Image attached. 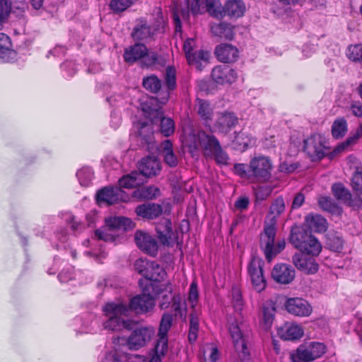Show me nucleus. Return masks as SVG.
I'll return each mask as SVG.
<instances>
[{"label":"nucleus","instance_id":"nucleus-1","mask_svg":"<svg viewBox=\"0 0 362 362\" xmlns=\"http://www.w3.org/2000/svg\"><path fill=\"white\" fill-rule=\"evenodd\" d=\"M180 140L192 156H199L202 152L206 157H213L218 164H227L228 156L222 150L218 139L211 133L194 127L191 122H187L182 126Z\"/></svg>","mask_w":362,"mask_h":362},{"label":"nucleus","instance_id":"nucleus-2","mask_svg":"<svg viewBox=\"0 0 362 362\" xmlns=\"http://www.w3.org/2000/svg\"><path fill=\"white\" fill-rule=\"evenodd\" d=\"M285 208L284 200L281 197L276 198L272 203L269 209V216H272V223L264 227V232L260 235V247L268 262H271L285 247L284 240L275 242V219L284 212Z\"/></svg>","mask_w":362,"mask_h":362},{"label":"nucleus","instance_id":"nucleus-3","mask_svg":"<svg viewBox=\"0 0 362 362\" xmlns=\"http://www.w3.org/2000/svg\"><path fill=\"white\" fill-rule=\"evenodd\" d=\"M138 121H134V126L138 130L139 135L148 144H151V136L153 134V126L157 125L160 133L165 136H170L175 132V126L173 119L163 115H155L153 118H149L147 115H140Z\"/></svg>","mask_w":362,"mask_h":362},{"label":"nucleus","instance_id":"nucleus-4","mask_svg":"<svg viewBox=\"0 0 362 362\" xmlns=\"http://www.w3.org/2000/svg\"><path fill=\"white\" fill-rule=\"evenodd\" d=\"M107 320L104 322L105 329L110 330H121L123 328L130 329L133 326V321L124 320L130 313V309L123 302L107 303L103 309Z\"/></svg>","mask_w":362,"mask_h":362},{"label":"nucleus","instance_id":"nucleus-5","mask_svg":"<svg viewBox=\"0 0 362 362\" xmlns=\"http://www.w3.org/2000/svg\"><path fill=\"white\" fill-rule=\"evenodd\" d=\"M291 243L303 253L313 256H317L322 250L321 244L317 238L300 228L292 229Z\"/></svg>","mask_w":362,"mask_h":362},{"label":"nucleus","instance_id":"nucleus-6","mask_svg":"<svg viewBox=\"0 0 362 362\" xmlns=\"http://www.w3.org/2000/svg\"><path fill=\"white\" fill-rule=\"evenodd\" d=\"M229 331L233 340L236 351L242 362H252L247 346L248 330L247 325L243 322H233L230 325Z\"/></svg>","mask_w":362,"mask_h":362},{"label":"nucleus","instance_id":"nucleus-7","mask_svg":"<svg viewBox=\"0 0 362 362\" xmlns=\"http://www.w3.org/2000/svg\"><path fill=\"white\" fill-rule=\"evenodd\" d=\"M105 228L95 230V235L106 242L114 241L118 235L117 230H126L132 227L131 219L122 216L110 217L105 220Z\"/></svg>","mask_w":362,"mask_h":362},{"label":"nucleus","instance_id":"nucleus-8","mask_svg":"<svg viewBox=\"0 0 362 362\" xmlns=\"http://www.w3.org/2000/svg\"><path fill=\"white\" fill-rule=\"evenodd\" d=\"M325 351L324 344L311 342L300 345L296 351L291 354L290 357L293 362H310L321 357Z\"/></svg>","mask_w":362,"mask_h":362},{"label":"nucleus","instance_id":"nucleus-9","mask_svg":"<svg viewBox=\"0 0 362 362\" xmlns=\"http://www.w3.org/2000/svg\"><path fill=\"white\" fill-rule=\"evenodd\" d=\"M303 150L313 160H321L326 154L325 138L318 134L304 140Z\"/></svg>","mask_w":362,"mask_h":362},{"label":"nucleus","instance_id":"nucleus-10","mask_svg":"<svg viewBox=\"0 0 362 362\" xmlns=\"http://www.w3.org/2000/svg\"><path fill=\"white\" fill-rule=\"evenodd\" d=\"M250 169L257 180L266 182L271 177L272 164L268 157H255L250 163Z\"/></svg>","mask_w":362,"mask_h":362},{"label":"nucleus","instance_id":"nucleus-11","mask_svg":"<svg viewBox=\"0 0 362 362\" xmlns=\"http://www.w3.org/2000/svg\"><path fill=\"white\" fill-rule=\"evenodd\" d=\"M128 195L118 187H105L97 194V201L100 204L112 205L120 202H127Z\"/></svg>","mask_w":362,"mask_h":362},{"label":"nucleus","instance_id":"nucleus-12","mask_svg":"<svg viewBox=\"0 0 362 362\" xmlns=\"http://www.w3.org/2000/svg\"><path fill=\"white\" fill-rule=\"evenodd\" d=\"M263 262L261 259L253 257L248 265V274L254 288L260 292L266 287V280L262 271Z\"/></svg>","mask_w":362,"mask_h":362},{"label":"nucleus","instance_id":"nucleus-13","mask_svg":"<svg viewBox=\"0 0 362 362\" xmlns=\"http://www.w3.org/2000/svg\"><path fill=\"white\" fill-rule=\"evenodd\" d=\"M136 246L144 252L155 257L158 252V243L154 237L144 230H136L134 234Z\"/></svg>","mask_w":362,"mask_h":362},{"label":"nucleus","instance_id":"nucleus-14","mask_svg":"<svg viewBox=\"0 0 362 362\" xmlns=\"http://www.w3.org/2000/svg\"><path fill=\"white\" fill-rule=\"evenodd\" d=\"M212 80L219 85L231 84L238 77L237 72L226 65H219L214 67L211 71Z\"/></svg>","mask_w":362,"mask_h":362},{"label":"nucleus","instance_id":"nucleus-15","mask_svg":"<svg viewBox=\"0 0 362 362\" xmlns=\"http://www.w3.org/2000/svg\"><path fill=\"white\" fill-rule=\"evenodd\" d=\"M155 306V300L149 294L138 295L132 298L127 305L131 311H134L136 313H146L153 310Z\"/></svg>","mask_w":362,"mask_h":362},{"label":"nucleus","instance_id":"nucleus-16","mask_svg":"<svg viewBox=\"0 0 362 362\" xmlns=\"http://www.w3.org/2000/svg\"><path fill=\"white\" fill-rule=\"evenodd\" d=\"M153 334L154 331L152 328L141 327L135 329L127 341L129 349H138L145 346Z\"/></svg>","mask_w":362,"mask_h":362},{"label":"nucleus","instance_id":"nucleus-17","mask_svg":"<svg viewBox=\"0 0 362 362\" xmlns=\"http://www.w3.org/2000/svg\"><path fill=\"white\" fill-rule=\"evenodd\" d=\"M285 306L289 313L299 317H308L313 311L308 302L300 298L288 299Z\"/></svg>","mask_w":362,"mask_h":362},{"label":"nucleus","instance_id":"nucleus-18","mask_svg":"<svg viewBox=\"0 0 362 362\" xmlns=\"http://www.w3.org/2000/svg\"><path fill=\"white\" fill-rule=\"evenodd\" d=\"M293 263L302 272L313 274L318 271V264L313 257H309L305 253H296L293 257Z\"/></svg>","mask_w":362,"mask_h":362},{"label":"nucleus","instance_id":"nucleus-19","mask_svg":"<svg viewBox=\"0 0 362 362\" xmlns=\"http://www.w3.org/2000/svg\"><path fill=\"white\" fill-rule=\"evenodd\" d=\"M295 275L296 272L293 267L284 263L276 264L272 271L274 280L282 284L291 283L294 279Z\"/></svg>","mask_w":362,"mask_h":362},{"label":"nucleus","instance_id":"nucleus-20","mask_svg":"<svg viewBox=\"0 0 362 362\" xmlns=\"http://www.w3.org/2000/svg\"><path fill=\"white\" fill-rule=\"evenodd\" d=\"M166 290L168 291V294H165L163 296V300L160 303V308L161 309L167 308L170 305V301L173 300L172 308L175 312V315H180L181 317H185L186 314V305L185 303L182 302L181 298L179 296H172V287L170 285L166 288Z\"/></svg>","mask_w":362,"mask_h":362},{"label":"nucleus","instance_id":"nucleus-21","mask_svg":"<svg viewBox=\"0 0 362 362\" xmlns=\"http://www.w3.org/2000/svg\"><path fill=\"white\" fill-rule=\"evenodd\" d=\"M139 169L141 174L151 177L157 175L160 172L161 164L156 157L146 156L141 160Z\"/></svg>","mask_w":362,"mask_h":362},{"label":"nucleus","instance_id":"nucleus-22","mask_svg":"<svg viewBox=\"0 0 362 362\" xmlns=\"http://www.w3.org/2000/svg\"><path fill=\"white\" fill-rule=\"evenodd\" d=\"M278 334L284 340H296L303 336L304 331L303 327L296 323L286 322L279 328Z\"/></svg>","mask_w":362,"mask_h":362},{"label":"nucleus","instance_id":"nucleus-23","mask_svg":"<svg viewBox=\"0 0 362 362\" xmlns=\"http://www.w3.org/2000/svg\"><path fill=\"white\" fill-rule=\"evenodd\" d=\"M215 54L217 59L223 63H231L238 57V49L230 44H221L216 47Z\"/></svg>","mask_w":362,"mask_h":362},{"label":"nucleus","instance_id":"nucleus-24","mask_svg":"<svg viewBox=\"0 0 362 362\" xmlns=\"http://www.w3.org/2000/svg\"><path fill=\"white\" fill-rule=\"evenodd\" d=\"M156 229L158 238L163 245L169 246L173 243V233L170 220L163 219L157 224Z\"/></svg>","mask_w":362,"mask_h":362},{"label":"nucleus","instance_id":"nucleus-25","mask_svg":"<svg viewBox=\"0 0 362 362\" xmlns=\"http://www.w3.org/2000/svg\"><path fill=\"white\" fill-rule=\"evenodd\" d=\"M304 225L311 232H324L327 227V223L325 218L321 215L309 214L305 217Z\"/></svg>","mask_w":362,"mask_h":362},{"label":"nucleus","instance_id":"nucleus-26","mask_svg":"<svg viewBox=\"0 0 362 362\" xmlns=\"http://www.w3.org/2000/svg\"><path fill=\"white\" fill-rule=\"evenodd\" d=\"M154 33L153 28L147 24L145 20L140 19L137 21L132 36L134 40L137 41L147 40L153 36Z\"/></svg>","mask_w":362,"mask_h":362},{"label":"nucleus","instance_id":"nucleus-27","mask_svg":"<svg viewBox=\"0 0 362 362\" xmlns=\"http://www.w3.org/2000/svg\"><path fill=\"white\" fill-rule=\"evenodd\" d=\"M137 216L147 219H153L162 214L160 205L154 203H146L138 206L135 210Z\"/></svg>","mask_w":362,"mask_h":362},{"label":"nucleus","instance_id":"nucleus-28","mask_svg":"<svg viewBox=\"0 0 362 362\" xmlns=\"http://www.w3.org/2000/svg\"><path fill=\"white\" fill-rule=\"evenodd\" d=\"M210 56L209 52L199 49L187 56L186 59L189 65L194 66L199 71H202L209 63Z\"/></svg>","mask_w":362,"mask_h":362},{"label":"nucleus","instance_id":"nucleus-29","mask_svg":"<svg viewBox=\"0 0 362 362\" xmlns=\"http://www.w3.org/2000/svg\"><path fill=\"white\" fill-rule=\"evenodd\" d=\"M245 5L241 0H228L223 7V16L239 18L243 16L245 11Z\"/></svg>","mask_w":362,"mask_h":362},{"label":"nucleus","instance_id":"nucleus-30","mask_svg":"<svg viewBox=\"0 0 362 362\" xmlns=\"http://www.w3.org/2000/svg\"><path fill=\"white\" fill-rule=\"evenodd\" d=\"M147 54V48L144 44L137 43L133 46L127 48L124 53V60L129 63H133Z\"/></svg>","mask_w":362,"mask_h":362},{"label":"nucleus","instance_id":"nucleus-31","mask_svg":"<svg viewBox=\"0 0 362 362\" xmlns=\"http://www.w3.org/2000/svg\"><path fill=\"white\" fill-rule=\"evenodd\" d=\"M238 122L235 115H219L215 124V128L222 133H227Z\"/></svg>","mask_w":362,"mask_h":362},{"label":"nucleus","instance_id":"nucleus-32","mask_svg":"<svg viewBox=\"0 0 362 362\" xmlns=\"http://www.w3.org/2000/svg\"><path fill=\"white\" fill-rule=\"evenodd\" d=\"M197 4L205 6L207 12L213 17L216 18L223 17V8L219 0H197Z\"/></svg>","mask_w":362,"mask_h":362},{"label":"nucleus","instance_id":"nucleus-33","mask_svg":"<svg viewBox=\"0 0 362 362\" xmlns=\"http://www.w3.org/2000/svg\"><path fill=\"white\" fill-rule=\"evenodd\" d=\"M165 83L168 88V90L163 93V96L160 98V102L162 104L165 103L170 96V91L176 88V71L173 66H168L165 74Z\"/></svg>","mask_w":362,"mask_h":362},{"label":"nucleus","instance_id":"nucleus-34","mask_svg":"<svg viewBox=\"0 0 362 362\" xmlns=\"http://www.w3.org/2000/svg\"><path fill=\"white\" fill-rule=\"evenodd\" d=\"M211 30L214 35L226 40H232L234 36L233 27L226 23L214 24L211 27Z\"/></svg>","mask_w":362,"mask_h":362},{"label":"nucleus","instance_id":"nucleus-35","mask_svg":"<svg viewBox=\"0 0 362 362\" xmlns=\"http://www.w3.org/2000/svg\"><path fill=\"white\" fill-rule=\"evenodd\" d=\"M160 151L166 164L170 167H174L177 165V159L173 153V144L169 140H165L160 144Z\"/></svg>","mask_w":362,"mask_h":362},{"label":"nucleus","instance_id":"nucleus-36","mask_svg":"<svg viewBox=\"0 0 362 362\" xmlns=\"http://www.w3.org/2000/svg\"><path fill=\"white\" fill-rule=\"evenodd\" d=\"M143 180L140 173L133 172L131 174L123 176L119 180V186L124 188H134L142 184Z\"/></svg>","mask_w":362,"mask_h":362},{"label":"nucleus","instance_id":"nucleus-37","mask_svg":"<svg viewBox=\"0 0 362 362\" xmlns=\"http://www.w3.org/2000/svg\"><path fill=\"white\" fill-rule=\"evenodd\" d=\"M149 266L148 274H146V279L153 281H160L166 275L165 270L158 264L151 262Z\"/></svg>","mask_w":362,"mask_h":362},{"label":"nucleus","instance_id":"nucleus-38","mask_svg":"<svg viewBox=\"0 0 362 362\" xmlns=\"http://www.w3.org/2000/svg\"><path fill=\"white\" fill-rule=\"evenodd\" d=\"M262 311V323L266 329H269L271 327L274 318V305L272 302L265 303L263 306Z\"/></svg>","mask_w":362,"mask_h":362},{"label":"nucleus","instance_id":"nucleus-39","mask_svg":"<svg viewBox=\"0 0 362 362\" xmlns=\"http://www.w3.org/2000/svg\"><path fill=\"white\" fill-rule=\"evenodd\" d=\"M334 196L343 202L351 204V194L349 191L341 184H334L332 187Z\"/></svg>","mask_w":362,"mask_h":362},{"label":"nucleus","instance_id":"nucleus-40","mask_svg":"<svg viewBox=\"0 0 362 362\" xmlns=\"http://www.w3.org/2000/svg\"><path fill=\"white\" fill-rule=\"evenodd\" d=\"M346 55L354 62L362 63V44L350 45L346 49Z\"/></svg>","mask_w":362,"mask_h":362},{"label":"nucleus","instance_id":"nucleus-41","mask_svg":"<svg viewBox=\"0 0 362 362\" xmlns=\"http://www.w3.org/2000/svg\"><path fill=\"white\" fill-rule=\"evenodd\" d=\"M143 86L151 93H157L161 88V81L155 75H151L143 79Z\"/></svg>","mask_w":362,"mask_h":362},{"label":"nucleus","instance_id":"nucleus-42","mask_svg":"<svg viewBox=\"0 0 362 362\" xmlns=\"http://www.w3.org/2000/svg\"><path fill=\"white\" fill-rule=\"evenodd\" d=\"M347 131L346 122L340 118L337 119L332 124V134L334 138H339L343 136Z\"/></svg>","mask_w":362,"mask_h":362},{"label":"nucleus","instance_id":"nucleus-43","mask_svg":"<svg viewBox=\"0 0 362 362\" xmlns=\"http://www.w3.org/2000/svg\"><path fill=\"white\" fill-rule=\"evenodd\" d=\"M252 139L245 133L241 132L238 133L233 140L235 147L240 151H245L251 144Z\"/></svg>","mask_w":362,"mask_h":362},{"label":"nucleus","instance_id":"nucleus-44","mask_svg":"<svg viewBox=\"0 0 362 362\" xmlns=\"http://www.w3.org/2000/svg\"><path fill=\"white\" fill-rule=\"evenodd\" d=\"M76 175L81 185L86 187L92 180L93 173L90 168L84 167L77 172Z\"/></svg>","mask_w":362,"mask_h":362},{"label":"nucleus","instance_id":"nucleus-45","mask_svg":"<svg viewBox=\"0 0 362 362\" xmlns=\"http://www.w3.org/2000/svg\"><path fill=\"white\" fill-rule=\"evenodd\" d=\"M361 136H362V124L353 136L348 138L344 142L335 147L333 151V153L337 154L344 151L348 146L354 144Z\"/></svg>","mask_w":362,"mask_h":362},{"label":"nucleus","instance_id":"nucleus-46","mask_svg":"<svg viewBox=\"0 0 362 362\" xmlns=\"http://www.w3.org/2000/svg\"><path fill=\"white\" fill-rule=\"evenodd\" d=\"M172 315L168 313H164L161 318L158 334L167 336L168 332L172 326Z\"/></svg>","mask_w":362,"mask_h":362},{"label":"nucleus","instance_id":"nucleus-47","mask_svg":"<svg viewBox=\"0 0 362 362\" xmlns=\"http://www.w3.org/2000/svg\"><path fill=\"white\" fill-rule=\"evenodd\" d=\"M232 303L234 309L239 312L243 310V301L242 293L239 288L233 287L231 291Z\"/></svg>","mask_w":362,"mask_h":362},{"label":"nucleus","instance_id":"nucleus-48","mask_svg":"<svg viewBox=\"0 0 362 362\" xmlns=\"http://www.w3.org/2000/svg\"><path fill=\"white\" fill-rule=\"evenodd\" d=\"M132 4V0H111L110 7L115 13H119L125 11Z\"/></svg>","mask_w":362,"mask_h":362},{"label":"nucleus","instance_id":"nucleus-49","mask_svg":"<svg viewBox=\"0 0 362 362\" xmlns=\"http://www.w3.org/2000/svg\"><path fill=\"white\" fill-rule=\"evenodd\" d=\"M168 351V337L165 335L158 334L155 346V353L164 356Z\"/></svg>","mask_w":362,"mask_h":362},{"label":"nucleus","instance_id":"nucleus-50","mask_svg":"<svg viewBox=\"0 0 362 362\" xmlns=\"http://www.w3.org/2000/svg\"><path fill=\"white\" fill-rule=\"evenodd\" d=\"M198 300L199 291L197 288V284L195 281H193L190 285L189 291L188 294V301L193 310H197L195 307L197 305Z\"/></svg>","mask_w":362,"mask_h":362},{"label":"nucleus","instance_id":"nucleus-51","mask_svg":"<svg viewBox=\"0 0 362 362\" xmlns=\"http://www.w3.org/2000/svg\"><path fill=\"white\" fill-rule=\"evenodd\" d=\"M317 202L320 208L325 211L333 212L337 208V205L329 197L320 196L318 198Z\"/></svg>","mask_w":362,"mask_h":362},{"label":"nucleus","instance_id":"nucleus-52","mask_svg":"<svg viewBox=\"0 0 362 362\" xmlns=\"http://www.w3.org/2000/svg\"><path fill=\"white\" fill-rule=\"evenodd\" d=\"M206 354H209V358L211 362H216L218 358V349L212 344H206L203 348V357L204 362H206Z\"/></svg>","mask_w":362,"mask_h":362},{"label":"nucleus","instance_id":"nucleus-53","mask_svg":"<svg viewBox=\"0 0 362 362\" xmlns=\"http://www.w3.org/2000/svg\"><path fill=\"white\" fill-rule=\"evenodd\" d=\"M353 189L358 193H362V170H357L351 180Z\"/></svg>","mask_w":362,"mask_h":362},{"label":"nucleus","instance_id":"nucleus-54","mask_svg":"<svg viewBox=\"0 0 362 362\" xmlns=\"http://www.w3.org/2000/svg\"><path fill=\"white\" fill-rule=\"evenodd\" d=\"M149 264H151V262L145 259H139L134 263V268L146 278V274H148V270H149Z\"/></svg>","mask_w":362,"mask_h":362},{"label":"nucleus","instance_id":"nucleus-55","mask_svg":"<svg viewBox=\"0 0 362 362\" xmlns=\"http://www.w3.org/2000/svg\"><path fill=\"white\" fill-rule=\"evenodd\" d=\"M158 99L157 98H151L146 101V108L144 107L143 111L145 113H160V107L158 106Z\"/></svg>","mask_w":362,"mask_h":362},{"label":"nucleus","instance_id":"nucleus-56","mask_svg":"<svg viewBox=\"0 0 362 362\" xmlns=\"http://www.w3.org/2000/svg\"><path fill=\"white\" fill-rule=\"evenodd\" d=\"M123 354H119L116 349L111 351L106 354L103 362H124Z\"/></svg>","mask_w":362,"mask_h":362},{"label":"nucleus","instance_id":"nucleus-57","mask_svg":"<svg viewBox=\"0 0 362 362\" xmlns=\"http://www.w3.org/2000/svg\"><path fill=\"white\" fill-rule=\"evenodd\" d=\"M196 108L197 113H209L210 111L213 110L211 104L206 100L202 99L197 100Z\"/></svg>","mask_w":362,"mask_h":362},{"label":"nucleus","instance_id":"nucleus-58","mask_svg":"<svg viewBox=\"0 0 362 362\" xmlns=\"http://www.w3.org/2000/svg\"><path fill=\"white\" fill-rule=\"evenodd\" d=\"M158 61V55L156 52H148L143 57V64L145 66L149 67L154 65Z\"/></svg>","mask_w":362,"mask_h":362},{"label":"nucleus","instance_id":"nucleus-59","mask_svg":"<svg viewBox=\"0 0 362 362\" xmlns=\"http://www.w3.org/2000/svg\"><path fill=\"white\" fill-rule=\"evenodd\" d=\"M196 46L195 41L193 38L187 39L183 44V51L186 58L187 56L192 54L195 51L194 48Z\"/></svg>","mask_w":362,"mask_h":362},{"label":"nucleus","instance_id":"nucleus-60","mask_svg":"<svg viewBox=\"0 0 362 362\" xmlns=\"http://www.w3.org/2000/svg\"><path fill=\"white\" fill-rule=\"evenodd\" d=\"M124 362H148V359L144 356L138 354H123Z\"/></svg>","mask_w":362,"mask_h":362},{"label":"nucleus","instance_id":"nucleus-61","mask_svg":"<svg viewBox=\"0 0 362 362\" xmlns=\"http://www.w3.org/2000/svg\"><path fill=\"white\" fill-rule=\"evenodd\" d=\"M272 193V189L270 187H259L255 190V195L257 199L259 200L266 199Z\"/></svg>","mask_w":362,"mask_h":362},{"label":"nucleus","instance_id":"nucleus-62","mask_svg":"<svg viewBox=\"0 0 362 362\" xmlns=\"http://www.w3.org/2000/svg\"><path fill=\"white\" fill-rule=\"evenodd\" d=\"M165 25V21L162 15V13L160 12V9L158 11L157 13V18H156V23L154 25L153 30L155 31H163L164 27Z\"/></svg>","mask_w":362,"mask_h":362},{"label":"nucleus","instance_id":"nucleus-63","mask_svg":"<svg viewBox=\"0 0 362 362\" xmlns=\"http://www.w3.org/2000/svg\"><path fill=\"white\" fill-rule=\"evenodd\" d=\"M199 315L200 312L199 310H192L189 317V327L199 328Z\"/></svg>","mask_w":362,"mask_h":362},{"label":"nucleus","instance_id":"nucleus-64","mask_svg":"<svg viewBox=\"0 0 362 362\" xmlns=\"http://www.w3.org/2000/svg\"><path fill=\"white\" fill-rule=\"evenodd\" d=\"M159 194V189L153 186L148 187L144 189V195L147 199L156 197Z\"/></svg>","mask_w":362,"mask_h":362}]
</instances>
